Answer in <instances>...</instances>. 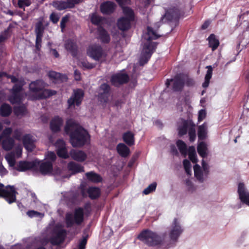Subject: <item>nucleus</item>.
I'll use <instances>...</instances> for the list:
<instances>
[{"label":"nucleus","mask_w":249,"mask_h":249,"mask_svg":"<svg viewBox=\"0 0 249 249\" xmlns=\"http://www.w3.org/2000/svg\"><path fill=\"white\" fill-rule=\"evenodd\" d=\"M74 123L67 121L65 130L70 137V142L73 147L80 148L89 143L90 135L87 130L81 126L73 127Z\"/></svg>","instance_id":"f257e3e1"},{"label":"nucleus","mask_w":249,"mask_h":249,"mask_svg":"<svg viewBox=\"0 0 249 249\" xmlns=\"http://www.w3.org/2000/svg\"><path fill=\"white\" fill-rule=\"evenodd\" d=\"M160 37V36L158 35L152 28L147 26V33L144 36V38L149 42L144 44L142 51L139 59V64L141 66H143L148 62L157 47V43L151 41L157 39Z\"/></svg>","instance_id":"f03ea898"},{"label":"nucleus","mask_w":249,"mask_h":249,"mask_svg":"<svg viewBox=\"0 0 249 249\" xmlns=\"http://www.w3.org/2000/svg\"><path fill=\"white\" fill-rule=\"evenodd\" d=\"M39 167L40 172L43 175L48 174L53 171V164L48 160L41 162L35 160L33 161H20L17 165V170L24 172L30 169L36 170Z\"/></svg>","instance_id":"7ed1b4c3"},{"label":"nucleus","mask_w":249,"mask_h":249,"mask_svg":"<svg viewBox=\"0 0 249 249\" xmlns=\"http://www.w3.org/2000/svg\"><path fill=\"white\" fill-rule=\"evenodd\" d=\"M166 233L159 234L149 229L142 231L137 238L149 247L162 245L165 242Z\"/></svg>","instance_id":"20e7f679"},{"label":"nucleus","mask_w":249,"mask_h":249,"mask_svg":"<svg viewBox=\"0 0 249 249\" xmlns=\"http://www.w3.org/2000/svg\"><path fill=\"white\" fill-rule=\"evenodd\" d=\"M62 241V226L56 225L54 227H47L45 233L43 234L42 244L45 245L51 242L53 245H58Z\"/></svg>","instance_id":"39448f33"},{"label":"nucleus","mask_w":249,"mask_h":249,"mask_svg":"<svg viewBox=\"0 0 249 249\" xmlns=\"http://www.w3.org/2000/svg\"><path fill=\"white\" fill-rule=\"evenodd\" d=\"M47 85L42 80L32 82L29 85L30 90L38 95V98H46L56 94L53 90L45 89Z\"/></svg>","instance_id":"423d86ee"},{"label":"nucleus","mask_w":249,"mask_h":249,"mask_svg":"<svg viewBox=\"0 0 249 249\" xmlns=\"http://www.w3.org/2000/svg\"><path fill=\"white\" fill-rule=\"evenodd\" d=\"M84 220V212L82 207L76 208L72 213H68L66 214V225L67 228H71L74 225L79 226Z\"/></svg>","instance_id":"0eeeda50"},{"label":"nucleus","mask_w":249,"mask_h":249,"mask_svg":"<svg viewBox=\"0 0 249 249\" xmlns=\"http://www.w3.org/2000/svg\"><path fill=\"white\" fill-rule=\"evenodd\" d=\"M84 97V92L81 89H73V92L67 101V110L73 112L77 107H79Z\"/></svg>","instance_id":"6e6552de"},{"label":"nucleus","mask_w":249,"mask_h":249,"mask_svg":"<svg viewBox=\"0 0 249 249\" xmlns=\"http://www.w3.org/2000/svg\"><path fill=\"white\" fill-rule=\"evenodd\" d=\"M184 73L177 74L173 79H167L165 85L168 88L173 82L172 89L174 91H181L184 87Z\"/></svg>","instance_id":"1a4fd4ad"},{"label":"nucleus","mask_w":249,"mask_h":249,"mask_svg":"<svg viewBox=\"0 0 249 249\" xmlns=\"http://www.w3.org/2000/svg\"><path fill=\"white\" fill-rule=\"evenodd\" d=\"M88 55L96 61H99L103 57H106V54L102 46L98 44L89 46L87 50Z\"/></svg>","instance_id":"9d476101"},{"label":"nucleus","mask_w":249,"mask_h":249,"mask_svg":"<svg viewBox=\"0 0 249 249\" xmlns=\"http://www.w3.org/2000/svg\"><path fill=\"white\" fill-rule=\"evenodd\" d=\"M16 193L13 187L7 186L4 188V185L0 183V197L4 198L9 203L16 201Z\"/></svg>","instance_id":"9b49d317"},{"label":"nucleus","mask_w":249,"mask_h":249,"mask_svg":"<svg viewBox=\"0 0 249 249\" xmlns=\"http://www.w3.org/2000/svg\"><path fill=\"white\" fill-rule=\"evenodd\" d=\"M183 13V11L178 5L172 6L166 11L164 16L169 21H177Z\"/></svg>","instance_id":"f8f14e48"},{"label":"nucleus","mask_w":249,"mask_h":249,"mask_svg":"<svg viewBox=\"0 0 249 249\" xmlns=\"http://www.w3.org/2000/svg\"><path fill=\"white\" fill-rule=\"evenodd\" d=\"M129 80V76L126 73H117L113 74L110 78L111 84L115 87H119L127 83Z\"/></svg>","instance_id":"ddd939ff"},{"label":"nucleus","mask_w":249,"mask_h":249,"mask_svg":"<svg viewBox=\"0 0 249 249\" xmlns=\"http://www.w3.org/2000/svg\"><path fill=\"white\" fill-rule=\"evenodd\" d=\"M182 232V230L177 218H175L172 224V229L169 233L170 239L172 241H177Z\"/></svg>","instance_id":"4468645a"},{"label":"nucleus","mask_w":249,"mask_h":249,"mask_svg":"<svg viewBox=\"0 0 249 249\" xmlns=\"http://www.w3.org/2000/svg\"><path fill=\"white\" fill-rule=\"evenodd\" d=\"M44 30V27L42 22H38L35 26V33L36 34V47L37 50H39L41 46L42 37Z\"/></svg>","instance_id":"2eb2a0df"},{"label":"nucleus","mask_w":249,"mask_h":249,"mask_svg":"<svg viewBox=\"0 0 249 249\" xmlns=\"http://www.w3.org/2000/svg\"><path fill=\"white\" fill-rule=\"evenodd\" d=\"M237 192L241 201L249 206V192L246 191L244 183L238 184Z\"/></svg>","instance_id":"dca6fc26"},{"label":"nucleus","mask_w":249,"mask_h":249,"mask_svg":"<svg viewBox=\"0 0 249 249\" xmlns=\"http://www.w3.org/2000/svg\"><path fill=\"white\" fill-rule=\"evenodd\" d=\"M116 5L113 2L107 1L102 3L100 5V11L104 15H109L115 10Z\"/></svg>","instance_id":"f3484780"},{"label":"nucleus","mask_w":249,"mask_h":249,"mask_svg":"<svg viewBox=\"0 0 249 249\" xmlns=\"http://www.w3.org/2000/svg\"><path fill=\"white\" fill-rule=\"evenodd\" d=\"M98 38L103 43L107 44L110 41V36L107 31L102 26L97 28Z\"/></svg>","instance_id":"a211bd4d"},{"label":"nucleus","mask_w":249,"mask_h":249,"mask_svg":"<svg viewBox=\"0 0 249 249\" xmlns=\"http://www.w3.org/2000/svg\"><path fill=\"white\" fill-rule=\"evenodd\" d=\"M70 157L73 160L78 162H83L86 160L87 156L85 152L72 149L70 151Z\"/></svg>","instance_id":"6ab92c4d"},{"label":"nucleus","mask_w":249,"mask_h":249,"mask_svg":"<svg viewBox=\"0 0 249 249\" xmlns=\"http://www.w3.org/2000/svg\"><path fill=\"white\" fill-rule=\"evenodd\" d=\"M22 142L25 148L29 151H32L35 147V140L29 134L24 136L22 138Z\"/></svg>","instance_id":"aec40b11"},{"label":"nucleus","mask_w":249,"mask_h":249,"mask_svg":"<svg viewBox=\"0 0 249 249\" xmlns=\"http://www.w3.org/2000/svg\"><path fill=\"white\" fill-rule=\"evenodd\" d=\"M132 21L129 20L126 18L121 17L117 21L118 28L122 31L128 30L131 27V23Z\"/></svg>","instance_id":"412c9836"},{"label":"nucleus","mask_w":249,"mask_h":249,"mask_svg":"<svg viewBox=\"0 0 249 249\" xmlns=\"http://www.w3.org/2000/svg\"><path fill=\"white\" fill-rule=\"evenodd\" d=\"M87 179L91 182L99 183L102 182V178L98 174L96 173L94 171H90L85 174Z\"/></svg>","instance_id":"4be33fe9"},{"label":"nucleus","mask_w":249,"mask_h":249,"mask_svg":"<svg viewBox=\"0 0 249 249\" xmlns=\"http://www.w3.org/2000/svg\"><path fill=\"white\" fill-rule=\"evenodd\" d=\"M65 47L67 50L69 51L71 55L75 57L77 55L78 53L77 46L75 42L69 40L65 44Z\"/></svg>","instance_id":"5701e85b"},{"label":"nucleus","mask_w":249,"mask_h":249,"mask_svg":"<svg viewBox=\"0 0 249 249\" xmlns=\"http://www.w3.org/2000/svg\"><path fill=\"white\" fill-rule=\"evenodd\" d=\"M68 168L73 174L84 172V168L83 166L73 161H71L68 163Z\"/></svg>","instance_id":"b1692460"},{"label":"nucleus","mask_w":249,"mask_h":249,"mask_svg":"<svg viewBox=\"0 0 249 249\" xmlns=\"http://www.w3.org/2000/svg\"><path fill=\"white\" fill-rule=\"evenodd\" d=\"M117 151L122 157H127L130 153L129 148L124 143H119L117 146Z\"/></svg>","instance_id":"393cba45"},{"label":"nucleus","mask_w":249,"mask_h":249,"mask_svg":"<svg viewBox=\"0 0 249 249\" xmlns=\"http://www.w3.org/2000/svg\"><path fill=\"white\" fill-rule=\"evenodd\" d=\"M124 142L128 146H131L134 144V135L131 131H127L123 135Z\"/></svg>","instance_id":"a878e982"},{"label":"nucleus","mask_w":249,"mask_h":249,"mask_svg":"<svg viewBox=\"0 0 249 249\" xmlns=\"http://www.w3.org/2000/svg\"><path fill=\"white\" fill-rule=\"evenodd\" d=\"M14 144V140L11 137L3 138L1 143L2 148L6 151H9L12 149Z\"/></svg>","instance_id":"bb28decb"},{"label":"nucleus","mask_w":249,"mask_h":249,"mask_svg":"<svg viewBox=\"0 0 249 249\" xmlns=\"http://www.w3.org/2000/svg\"><path fill=\"white\" fill-rule=\"evenodd\" d=\"M197 151L199 156L202 158H206L208 155L207 144L204 142H199L197 146Z\"/></svg>","instance_id":"cd10ccee"},{"label":"nucleus","mask_w":249,"mask_h":249,"mask_svg":"<svg viewBox=\"0 0 249 249\" xmlns=\"http://www.w3.org/2000/svg\"><path fill=\"white\" fill-rule=\"evenodd\" d=\"M61 123L62 121L61 118L58 117H55L53 119L50 123V128L52 131L56 132L59 131Z\"/></svg>","instance_id":"c85d7f7f"},{"label":"nucleus","mask_w":249,"mask_h":249,"mask_svg":"<svg viewBox=\"0 0 249 249\" xmlns=\"http://www.w3.org/2000/svg\"><path fill=\"white\" fill-rule=\"evenodd\" d=\"M207 125L205 123L198 126L197 136L199 140L203 141L206 139L207 134Z\"/></svg>","instance_id":"c756f323"},{"label":"nucleus","mask_w":249,"mask_h":249,"mask_svg":"<svg viewBox=\"0 0 249 249\" xmlns=\"http://www.w3.org/2000/svg\"><path fill=\"white\" fill-rule=\"evenodd\" d=\"M209 41V46L212 48L213 51L215 50L219 45V41L216 38L214 34H212L208 38Z\"/></svg>","instance_id":"7c9ffc66"},{"label":"nucleus","mask_w":249,"mask_h":249,"mask_svg":"<svg viewBox=\"0 0 249 249\" xmlns=\"http://www.w3.org/2000/svg\"><path fill=\"white\" fill-rule=\"evenodd\" d=\"M87 193L89 197L91 199H97L100 195V189L98 187H89L87 190Z\"/></svg>","instance_id":"2f4dec72"},{"label":"nucleus","mask_w":249,"mask_h":249,"mask_svg":"<svg viewBox=\"0 0 249 249\" xmlns=\"http://www.w3.org/2000/svg\"><path fill=\"white\" fill-rule=\"evenodd\" d=\"M123 14L124 15V18H126L130 20L134 21L135 20V14L133 9L129 7H125L122 8Z\"/></svg>","instance_id":"473e14b6"},{"label":"nucleus","mask_w":249,"mask_h":249,"mask_svg":"<svg viewBox=\"0 0 249 249\" xmlns=\"http://www.w3.org/2000/svg\"><path fill=\"white\" fill-rule=\"evenodd\" d=\"M191 123H189L187 120H184L182 125L178 127V135L182 136L187 134V130L192 125Z\"/></svg>","instance_id":"72a5a7b5"},{"label":"nucleus","mask_w":249,"mask_h":249,"mask_svg":"<svg viewBox=\"0 0 249 249\" xmlns=\"http://www.w3.org/2000/svg\"><path fill=\"white\" fill-rule=\"evenodd\" d=\"M194 175L200 182L204 181L203 175L199 165L196 164L194 167Z\"/></svg>","instance_id":"f704fd0d"},{"label":"nucleus","mask_w":249,"mask_h":249,"mask_svg":"<svg viewBox=\"0 0 249 249\" xmlns=\"http://www.w3.org/2000/svg\"><path fill=\"white\" fill-rule=\"evenodd\" d=\"M243 40L241 41L238 44V47L240 46L241 44L242 46H246L249 43V26H248L242 34Z\"/></svg>","instance_id":"c9c22d12"},{"label":"nucleus","mask_w":249,"mask_h":249,"mask_svg":"<svg viewBox=\"0 0 249 249\" xmlns=\"http://www.w3.org/2000/svg\"><path fill=\"white\" fill-rule=\"evenodd\" d=\"M176 144L180 153L183 155H186L187 148L186 143L183 141L178 140L177 141Z\"/></svg>","instance_id":"e433bc0d"},{"label":"nucleus","mask_w":249,"mask_h":249,"mask_svg":"<svg viewBox=\"0 0 249 249\" xmlns=\"http://www.w3.org/2000/svg\"><path fill=\"white\" fill-rule=\"evenodd\" d=\"M83 0H67L66 1H63V9L73 8L75 5L82 2Z\"/></svg>","instance_id":"4c0bfd02"},{"label":"nucleus","mask_w":249,"mask_h":249,"mask_svg":"<svg viewBox=\"0 0 249 249\" xmlns=\"http://www.w3.org/2000/svg\"><path fill=\"white\" fill-rule=\"evenodd\" d=\"M12 109L10 106L6 104L1 105L0 107V113L2 116H7L10 114Z\"/></svg>","instance_id":"58836bf2"},{"label":"nucleus","mask_w":249,"mask_h":249,"mask_svg":"<svg viewBox=\"0 0 249 249\" xmlns=\"http://www.w3.org/2000/svg\"><path fill=\"white\" fill-rule=\"evenodd\" d=\"M188 156L189 159L193 163H196L197 162V159L195 148L194 146H190L188 149Z\"/></svg>","instance_id":"ea45409f"},{"label":"nucleus","mask_w":249,"mask_h":249,"mask_svg":"<svg viewBox=\"0 0 249 249\" xmlns=\"http://www.w3.org/2000/svg\"><path fill=\"white\" fill-rule=\"evenodd\" d=\"M188 135L189 141L191 142H194L196 139V131L195 129V124L193 123L190 126L188 129Z\"/></svg>","instance_id":"a19ab883"},{"label":"nucleus","mask_w":249,"mask_h":249,"mask_svg":"<svg viewBox=\"0 0 249 249\" xmlns=\"http://www.w3.org/2000/svg\"><path fill=\"white\" fill-rule=\"evenodd\" d=\"M10 166L13 167L16 163L15 154L13 152L8 153L5 157Z\"/></svg>","instance_id":"79ce46f5"},{"label":"nucleus","mask_w":249,"mask_h":249,"mask_svg":"<svg viewBox=\"0 0 249 249\" xmlns=\"http://www.w3.org/2000/svg\"><path fill=\"white\" fill-rule=\"evenodd\" d=\"M22 100L20 93H14L9 98V101L12 104L19 103Z\"/></svg>","instance_id":"37998d69"},{"label":"nucleus","mask_w":249,"mask_h":249,"mask_svg":"<svg viewBox=\"0 0 249 249\" xmlns=\"http://www.w3.org/2000/svg\"><path fill=\"white\" fill-rule=\"evenodd\" d=\"M14 111L15 114L17 116H22L26 112V109L24 106H18L14 107Z\"/></svg>","instance_id":"c03bdc74"},{"label":"nucleus","mask_w":249,"mask_h":249,"mask_svg":"<svg viewBox=\"0 0 249 249\" xmlns=\"http://www.w3.org/2000/svg\"><path fill=\"white\" fill-rule=\"evenodd\" d=\"M102 20V18L101 16L96 15V14H93L90 18L91 22L93 24L98 26H101L100 23Z\"/></svg>","instance_id":"a18cd8bd"},{"label":"nucleus","mask_w":249,"mask_h":249,"mask_svg":"<svg viewBox=\"0 0 249 249\" xmlns=\"http://www.w3.org/2000/svg\"><path fill=\"white\" fill-rule=\"evenodd\" d=\"M157 187V183L154 182L150 184L147 187H146L143 191V193L145 195H148L151 192L154 191Z\"/></svg>","instance_id":"49530a36"},{"label":"nucleus","mask_w":249,"mask_h":249,"mask_svg":"<svg viewBox=\"0 0 249 249\" xmlns=\"http://www.w3.org/2000/svg\"><path fill=\"white\" fill-rule=\"evenodd\" d=\"M184 85L185 84L187 87H192L195 85V82L194 80L188 75L184 74Z\"/></svg>","instance_id":"de8ad7c7"},{"label":"nucleus","mask_w":249,"mask_h":249,"mask_svg":"<svg viewBox=\"0 0 249 249\" xmlns=\"http://www.w3.org/2000/svg\"><path fill=\"white\" fill-rule=\"evenodd\" d=\"M89 238V235H87L85 237H83V238L79 241V244H78V249H86V246L87 243L88 239Z\"/></svg>","instance_id":"09e8293b"},{"label":"nucleus","mask_w":249,"mask_h":249,"mask_svg":"<svg viewBox=\"0 0 249 249\" xmlns=\"http://www.w3.org/2000/svg\"><path fill=\"white\" fill-rule=\"evenodd\" d=\"M110 90V87L107 83H103L101 84V85L100 87V90L102 91L101 93H106L109 94V91Z\"/></svg>","instance_id":"8fccbe9b"},{"label":"nucleus","mask_w":249,"mask_h":249,"mask_svg":"<svg viewBox=\"0 0 249 249\" xmlns=\"http://www.w3.org/2000/svg\"><path fill=\"white\" fill-rule=\"evenodd\" d=\"M183 164L186 173L187 174H190L191 173V163L189 160L187 159H185L183 161Z\"/></svg>","instance_id":"3c124183"},{"label":"nucleus","mask_w":249,"mask_h":249,"mask_svg":"<svg viewBox=\"0 0 249 249\" xmlns=\"http://www.w3.org/2000/svg\"><path fill=\"white\" fill-rule=\"evenodd\" d=\"M49 76L50 78L55 80L53 82L56 83L57 81L61 77V74L53 71L49 73Z\"/></svg>","instance_id":"603ef678"},{"label":"nucleus","mask_w":249,"mask_h":249,"mask_svg":"<svg viewBox=\"0 0 249 249\" xmlns=\"http://www.w3.org/2000/svg\"><path fill=\"white\" fill-rule=\"evenodd\" d=\"M62 142V140H59L57 141L55 143L56 146L58 147V149L57 150V154L60 158L62 157V146L61 145Z\"/></svg>","instance_id":"864d4df0"},{"label":"nucleus","mask_w":249,"mask_h":249,"mask_svg":"<svg viewBox=\"0 0 249 249\" xmlns=\"http://www.w3.org/2000/svg\"><path fill=\"white\" fill-rule=\"evenodd\" d=\"M12 132V128L10 127H8L4 129V130L2 131V133L1 134L0 136L3 138H5L7 137H11L10 135L11 134Z\"/></svg>","instance_id":"5fc2aeb1"},{"label":"nucleus","mask_w":249,"mask_h":249,"mask_svg":"<svg viewBox=\"0 0 249 249\" xmlns=\"http://www.w3.org/2000/svg\"><path fill=\"white\" fill-rule=\"evenodd\" d=\"M27 215L30 217H40L44 216V214L35 211H29L27 213Z\"/></svg>","instance_id":"6e6d98bb"},{"label":"nucleus","mask_w":249,"mask_h":249,"mask_svg":"<svg viewBox=\"0 0 249 249\" xmlns=\"http://www.w3.org/2000/svg\"><path fill=\"white\" fill-rule=\"evenodd\" d=\"M82 67L85 69L90 70L94 68L95 66V64L90 63L87 61H83L81 62Z\"/></svg>","instance_id":"4d7b16f0"},{"label":"nucleus","mask_w":249,"mask_h":249,"mask_svg":"<svg viewBox=\"0 0 249 249\" xmlns=\"http://www.w3.org/2000/svg\"><path fill=\"white\" fill-rule=\"evenodd\" d=\"M207 68L208 70L205 76V80L210 81L212 76L213 69L211 66H208Z\"/></svg>","instance_id":"13d9d810"},{"label":"nucleus","mask_w":249,"mask_h":249,"mask_svg":"<svg viewBox=\"0 0 249 249\" xmlns=\"http://www.w3.org/2000/svg\"><path fill=\"white\" fill-rule=\"evenodd\" d=\"M207 68L208 70L205 76V80L210 81L212 76L213 69L211 66H208Z\"/></svg>","instance_id":"bf43d9fd"},{"label":"nucleus","mask_w":249,"mask_h":249,"mask_svg":"<svg viewBox=\"0 0 249 249\" xmlns=\"http://www.w3.org/2000/svg\"><path fill=\"white\" fill-rule=\"evenodd\" d=\"M206 116V112L205 109H201L198 112V121L201 122L205 118Z\"/></svg>","instance_id":"052dcab7"},{"label":"nucleus","mask_w":249,"mask_h":249,"mask_svg":"<svg viewBox=\"0 0 249 249\" xmlns=\"http://www.w3.org/2000/svg\"><path fill=\"white\" fill-rule=\"evenodd\" d=\"M46 159L48 160H51V162H53L56 159V155L53 152H48L46 155Z\"/></svg>","instance_id":"680f3d73"},{"label":"nucleus","mask_w":249,"mask_h":249,"mask_svg":"<svg viewBox=\"0 0 249 249\" xmlns=\"http://www.w3.org/2000/svg\"><path fill=\"white\" fill-rule=\"evenodd\" d=\"M119 6L122 8L125 7V5H128L130 3V0H115Z\"/></svg>","instance_id":"e2e57ef3"},{"label":"nucleus","mask_w":249,"mask_h":249,"mask_svg":"<svg viewBox=\"0 0 249 249\" xmlns=\"http://www.w3.org/2000/svg\"><path fill=\"white\" fill-rule=\"evenodd\" d=\"M22 134L20 130L16 129L14 131L13 137L14 139L20 141L21 139Z\"/></svg>","instance_id":"0e129e2a"},{"label":"nucleus","mask_w":249,"mask_h":249,"mask_svg":"<svg viewBox=\"0 0 249 249\" xmlns=\"http://www.w3.org/2000/svg\"><path fill=\"white\" fill-rule=\"evenodd\" d=\"M50 20L54 23H57L59 19V17L55 13L51 14L50 17Z\"/></svg>","instance_id":"69168bd1"},{"label":"nucleus","mask_w":249,"mask_h":249,"mask_svg":"<svg viewBox=\"0 0 249 249\" xmlns=\"http://www.w3.org/2000/svg\"><path fill=\"white\" fill-rule=\"evenodd\" d=\"M22 147L21 145H19L17 146L15 149V152H14L15 153V155H16V156L17 158H19L22 154Z\"/></svg>","instance_id":"338daca9"},{"label":"nucleus","mask_w":249,"mask_h":249,"mask_svg":"<svg viewBox=\"0 0 249 249\" xmlns=\"http://www.w3.org/2000/svg\"><path fill=\"white\" fill-rule=\"evenodd\" d=\"M30 2L29 0H19L18 5L19 7L22 8L24 6H29Z\"/></svg>","instance_id":"774afa93"}]
</instances>
